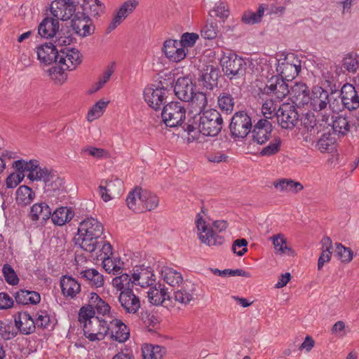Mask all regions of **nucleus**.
<instances>
[{"label":"nucleus","instance_id":"f257e3e1","mask_svg":"<svg viewBox=\"0 0 359 359\" xmlns=\"http://www.w3.org/2000/svg\"><path fill=\"white\" fill-rule=\"evenodd\" d=\"M103 233L104 226L97 219L87 217L79 224L75 244L86 252H93L100 248L98 239Z\"/></svg>","mask_w":359,"mask_h":359},{"label":"nucleus","instance_id":"f03ea898","mask_svg":"<svg viewBox=\"0 0 359 359\" xmlns=\"http://www.w3.org/2000/svg\"><path fill=\"white\" fill-rule=\"evenodd\" d=\"M186 126L185 130L189 135L198 132L205 136L215 137L222 129L223 118L217 109H210L193 121L189 120Z\"/></svg>","mask_w":359,"mask_h":359},{"label":"nucleus","instance_id":"7ed1b4c3","mask_svg":"<svg viewBox=\"0 0 359 359\" xmlns=\"http://www.w3.org/2000/svg\"><path fill=\"white\" fill-rule=\"evenodd\" d=\"M195 224L198 239L208 246H219L224 243V237L221 233L226 230L228 223L225 220H217L210 226L201 212L196 215Z\"/></svg>","mask_w":359,"mask_h":359},{"label":"nucleus","instance_id":"20e7f679","mask_svg":"<svg viewBox=\"0 0 359 359\" xmlns=\"http://www.w3.org/2000/svg\"><path fill=\"white\" fill-rule=\"evenodd\" d=\"M301 64V60L294 53L287 54L283 59H275L276 76L284 81H292L300 72Z\"/></svg>","mask_w":359,"mask_h":359},{"label":"nucleus","instance_id":"39448f33","mask_svg":"<svg viewBox=\"0 0 359 359\" xmlns=\"http://www.w3.org/2000/svg\"><path fill=\"white\" fill-rule=\"evenodd\" d=\"M161 116L166 126H181L186 118L185 106L180 102H171L163 107Z\"/></svg>","mask_w":359,"mask_h":359},{"label":"nucleus","instance_id":"423d86ee","mask_svg":"<svg viewBox=\"0 0 359 359\" xmlns=\"http://www.w3.org/2000/svg\"><path fill=\"white\" fill-rule=\"evenodd\" d=\"M252 127V118L245 111L236 112L229 125L231 136L238 139L245 138L251 131Z\"/></svg>","mask_w":359,"mask_h":359},{"label":"nucleus","instance_id":"0eeeda50","mask_svg":"<svg viewBox=\"0 0 359 359\" xmlns=\"http://www.w3.org/2000/svg\"><path fill=\"white\" fill-rule=\"evenodd\" d=\"M108 321L107 316L104 319L100 317L92 318L83 325L84 336L90 341L103 340L107 335Z\"/></svg>","mask_w":359,"mask_h":359},{"label":"nucleus","instance_id":"6e6552de","mask_svg":"<svg viewBox=\"0 0 359 359\" xmlns=\"http://www.w3.org/2000/svg\"><path fill=\"white\" fill-rule=\"evenodd\" d=\"M220 62L223 72L230 79L242 76L245 72V61L236 54L223 55Z\"/></svg>","mask_w":359,"mask_h":359},{"label":"nucleus","instance_id":"1a4fd4ad","mask_svg":"<svg viewBox=\"0 0 359 359\" xmlns=\"http://www.w3.org/2000/svg\"><path fill=\"white\" fill-rule=\"evenodd\" d=\"M278 124L282 128L292 129L299 121V114L295 106L288 102L283 103L276 114Z\"/></svg>","mask_w":359,"mask_h":359},{"label":"nucleus","instance_id":"9d476101","mask_svg":"<svg viewBox=\"0 0 359 359\" xmlns=\"http://www.w3.org/2000/svg\"><path fill=\"white\" fill-rule=\"evenodd\" d=\"M108 332L110 339L118 343L126 342L130 337V329L121 320L113 315L108 316Z\"/></svg>","mask_w":359,"mask_h":359},{"label":"nucleus","instance_id":"9b49d317","mask_svg":"<svg viewBox=\"0 0 359 359\" xmlns=\"http://www.w3.org/2000/svg\"><path fill=\"white\" fill-rule=\"evenodd\" d=\"M82 61V55L76 48L65 47L58 52L57 63L68 71L74 70Z\"/></svg>","mask_w":359,"mask_h":359},{"label":"nucleus","instance_id":"f8f14e48","mask_svg":"<svg viewBox=\"0 0 359 359\" xmlns=\"http://www.w3.org/2000/svg\"><path fill=\"white\" fill-rule=\"evenodd\" d=\"M50 10L57 20L62 21L72 18L77 12L75 1H51Z\"/></svg>","mask_w":359,"mask_h":359},{"label":"nucleus","instance_id":"ddd939ff","mask_svg":"<svg viewBox=\"0 0 359 359\" xmlns=\"http://www.w3.org/2000/svg\"><path fill=\"white\" fill-rule=\"evenodd\" d=\"M274 71L272 70L273 74ZM264 93L267 95H271L274 99L278 101H281L290 93L288 86L285 81L279 78L278 76L272 75L271 79L265 86Z\"/></svg>","mask_w":359,"mask_h":359},{"label":"nucleus","instance_id":"4468645a","mask_svg":"<svg viewBox=\"0 0 359 359\" xmlns=\"http://www.w3.org/2000/svg\"><path fill=\"white\" fill-rule=\"evenodd\" d=\"M171 302L174 300L182 306H187L196 298V285L191 281H184L181 287L175 290L171 296Z\"/></svg>","mask_w":359,"mask_h":359},{"label":"nucleus","instance_id":"2eb2a0df","mask_svg":"<svg viewBox=\"0 0 359 359\" xmlns=\"http://www.w3.org/2000/svg\"><path fill=\"white\" fill-rule=\"evenodd\" d=\"M168 90L165 88H154L147 86L144 90V101L155 110H158L165 104L167 98Z\"/></svg>","mask_w":359,"mask_h":359},{"label":"nucleus","instance_id":"dca6fc26","mask_svg":"<svg viewBox=\"0 0 359 359\" xmlns=\"http://www.w3.org/2000/svg\"><path fill=\"white\" fill-rule=\"evenodd\" d=\"M118 302L127 313L135 314L141 307L140 299L134 293L132 288H128L127 290L120 292Z\"/></svg>","mask_w":359,"mask_h":359},{"label":"nucleus","instance_id":"f3484780","mask_svg":"<svg viewBox=\"0 0 359 359\" xmlns=\"http://www.w3.org/2000/svg\"><path fill=\"white\" fill-rule=\"evenodd\" d=\"M138 3L139 1H124L115 12L107 27V32H111L120 25L134 11L138 6Z\"/></svg>","mask_w":359,"mask_h":359},{"label":"nucleus","instance_id":"a211bd4d","mask_svg":"<svg viewBox=\"0 0 359 359\" xmlns=\"http://www.w3.org/2000/svg\"><path fill=\"white\" fill-rule=\"evenodd\" d=\"M92 21L89 16L78 11L72 18V27L80 36H87L92 34Z\"/></svg>","mask_w":359,"mask_h":359},{"label":"nucleus","instance_id":"6ab92c4d","mask_svg":"<svg viewBox=\"0 0 359 359\" xmlns=\"http://www.w3.org/2000/svg\"><path fill=\"white\" fill-rule=\"evenodd\" d=\"M340 97L343 106L348 110L352 111L359 107V95L352 84L346 83L342 86Z\"/></svg>","mask_w":359,"mask_h":359},{"label":"nucleus","instance_id":"aec40b11","mask_svg":"<svg viewBox=\"0 0 359 359\" xmlns=\"http://www.w3.org/2000/svg\"><path fill=\"white\" fill-rule=\"evenodd\" d=\"M62 295L66 299H74L81 291V283L71 276H62L60 280Z\"/></svg>","mask_w":359,"mask_h":359},{"label":"nucleus","instance_id":"412c9836","mask_svg":"<svg viewBox=\"0 0 359 359\" xmlns=\"http://www.w3.org/2000/svg\"><path fill=\"white\" fill-rule=\"evenodd\" d=\"M51 215V209L49 205L43 202L34 203L28 213V217L31 221L37 222L39 225L46 224Z\"/></svg>","mask_w":359,"mask_h":359},{"label":"nucleus","instance_id":"4be33fe9","mask_svg":"<svg viewBox=\"0 0 359 359\" xmlns=\"http://www.w3.org/2000/svg\"><path fill=\"white\" fill-rule=\"evenodd\" d=\"M163 51L170 60L175 62L182 60L187 55L185 49L177 40H166L163 44Z\"/></svg>","mask_w":359,"mask_h":359},{"label":"nucleus","instance_id":"5701e85b","mask_svg":"<svg viewBox=\"0 0 359 359\" xmlns=\"http://www.w3.org/2000/svg\"><path fill=\"white\" fill-rule=\"evenodd\" d=\"M134 285L141 287H148L153 285L156 282L155 275L149 268L140 266L133 269L132 273Z\"/></svg>","mask_w":359,"mask_h":359},{"label":"nucleus","instance_id":"b1692460","mask_svg":"<svg viewBox=\"0 0 359 359\" xmlns=\"http://www.w3.org/2000/svg\"><path fill=\"white\" fill-rule=\"evenodd\" d=\"M189 102V115L191 116L193 120L201 116L208 106V98L205 93L196 92L193 95Z\"/></svg>","mask_w":359,"mask_h":359},{"label":"nucleus","instance_id":"393cba45","mask_svg":"<svg viewBox=\"0 0 359 359\" xmlns=\"http://www.w3.org/2000/svg\"><path fill=\"white\" fill-rule=\"evenodd\" d=\"M196 87L188 77H180L174 86L176 96L184 102L189 101L195 93Z\"/></svg>","mask_w":359,"mask_h":359},{"label":"nucleus","instance_id":"a878e982","mask_svg":"<svg viewBox=\"0 0 359 359\" xmlns=\"http://www.w3.org/2000/svg\"><path fill=\"white\" fill-rule=\"evenodd\" d=\"M272 125L269 120L261 119L254 126L252 131V140L259 144L266 142L271 134Z\"/></svg>","mask_w":359,"mask_h":359},{"label":"nucleus","instance_id":"bb28decb","mask_svg":"<svg viewBox=\"0 0 359 359\" xmlns=\"http://www.w3.org/2000/svg\"><path fill=\"white\" fill-rule=\"evenodd\" d=\"M219 69L213 65H207L202 71L199 81L203 88L212 90L217 86Z\"/></svg>","mask_w":359,"mask_h":359},{"label":"nucleus","instance_id":"cd10ccee","mask_svg":"<svg viewBox=\"0 0 359 359\" xmlns=\"http://www.w3.org/2000/svg\"><path fill=\"white\" fill-rule=\"evenodd\" d=\"M302 126L308 132L304 137L306 142H314V137L320 132V128L318 125L317 118L315 114L306 113L301 119Z\"/></svg>","mask_w":359,"mask_h":359},{"label":"nucleus","instance_id":"c85d7f7f","mask_svg":"<svg viewBox=\"0 0 359 359\" xmlns=\"http://www.w3.org/2000/svg\"><path fill=\"white\" fill-rule=\"evenodd\" d=\"M15 325L18 332L24 335H28L34 332L35 321L32 316L26 311L19 312L15 316Z\"/></svg>","mask_w":359,"mask_h":359},{"label":"nucleus","instance_id":"c756f323","mask_svg":"<svg viewBox=\"0 0 359 359\" xmlns=\"http://www.w3.org/2000/svg\"><path fill=\"white\" fill-rule=\"evenodd\" d=\"M149 289L147 292V297L149 302L155 306H160L165 303L166 301L171 302L170 294L167 292V289L164 287V285L158 284L153 285L149 287Z\"/></svg>","mask_w":359,"mask_h":359},{"label":"nucleus","instance_id":"7c9ffc66","mask_svg":"<svg viewBox=\"0 0 359 359\" xmlns=\"http://www.w3.org/2000/svg\"><path fill=\"white\" fill-rule=\"evenodd\" d=\"M309 103L314 111L325 109L329 102V95L327 90L319 86L313 88L309 96Z\"/></svg>","mask_w":359,"mask_h":359},{"label":"nucleus","instance_id":"2f4dec72","mask_svg":"<svg viewBox=\"0 0 359 359\" xmlns=\"http://www.w3.org/2000/svg\"><path fill=\"white\" fill-rule=\"evenodd\" d=\"M310 92L309 87L304 83H297L292 88V102L300 107L309 103Z\"/></svg>","mask_w":359,"mask_h":359},{"label":"nucleus","instance_id":"473e14b6","mask_svg":"<svg viewBox=\"0 0 359 359\" xmlns=\"http://www.w3.org/2000/svg\"><path fill=\"white\" fill-rule=\"evenodd\" d=\"M58 52L53 43H46L36 48L37 59L45 65L57 63Z\"/></svg>","mask_w":359,"mask_h":359},{"label":"nucleus","instance_id":"72a5a7b5","mask_svg":"<svg viewBox=\"0 0 359 359\" xmlns=\"http://www.w3.org/2000/svg\"><path fill=\"white\" fill-rule=\"evenodd\" d=\"M79 275L81 278L93 287H102L104 284L103 275L95 269L81 270Z\"/></svg>","mask_w":359,"mask_h":359},{"label":"nucleus","instance_id":"f704fd0d","mask_svg":"<svg viewBox=\"0 0 359 359\" xmlns=\"http://www.w3.org/2000/svg\"><path fill=\"white\" fill-rule=\"evenodd\" d=\"M60 25L55 18H45L38 26V33L43 38H52L59 30Z\"/></svg>","mask_w":359,"mask_h":359},{"label":"nucleus","instance_id":"c9c22d12","mask_svg":"<svg viewBox=\"0 0 359 359\" xmlns=\"http://www.w3.org/2000/svg\"><path fill=\"white\" fill-rule=\"evenodd\" d=\"M273 185L279 192H290L294 194L304 189V186L300 182L287 178L277 180L273 182Z\"/></svg>","mask_w":359,"mask_h":359},{"label":"nucleus","instance_id":"e433bc0d","mask_svg":"<svg viewBox=\"0 0 359 359\" xmlns=\"http://www.w3.org/2000/svg\"><path fill=\"white\" fill-rule=\"evenodd\" d=\"M337 140L334 133H323L316 143V148L320 153H332L336 150Z\"/></svg>","mask_w":359,"mask_h":359},{"label":"nucleus","instance_id":"4c0bfd02","mask_svg":"<svg viewBox=\"0 0 359 359\" xmlns=\"http://www.w3.org/2000/svg\"><path fill=\"white\" fill-rule=\"evenodd\" d=\"M161 276L168 285L173 287H179L184 282L181 272L167 266L162 267Z\"/></svg>","mask_w":359,"mask_h":359},{"label":"nucleus","instance_id":"58836bf2","mask_svg":"<svg viewBox=\"0 0 359 359\" xmlns=\"http://www.w3.org/2000/svg\"><path fill=\"white\" fill-rule=\"evenodd\" d=\"M142 191L143 189L137 187L128 193L126 200L128 208L136 213L143 212Z\"/></svg>","mask_w":359,"mask_h":359},{"label":"nucleus","instance_id":"ea45409f","mask_svg":"<svg viewBox=\"0 0 359 359\" xmlns=\"http://www.w3.org/2000/svg\"><path fill=\"white\" fill-rule=\"evenodd\" d=\"M74 216V212L72 208L60 207L53 212H51V220L55 225L63 226L70 222Z\"/></svg>","mask_w":359,"mask_h":359},{"label":"nucleus","instance_id":"a19ab883","mask_svg":"<svg viewBox=\"0 0 359 359\" xmlns=\"http://www.w3.org/2000/svg\"><path fill=\"white\" fill-rule=\"evenodd\" d=\"M88 304L98 314L107 316L112 315L110 313L111 307L109 304L95 292H91L88 295Z\"/></svg>","mask_w":359,"mask_h":359},{"label":"nucleus","instance_id":"79ce46f5","mask_svg":"<svg viewBox=\"0 0 359 359\" xmlns=\"http://www.w3.org/2000/svg\"><path fill=\"white\" fill-rule=\"evenodd\" d=\"M15 302L18 304L36 305L41 301V296L39 292L32 290H20L15 294Z\"/></svg>","mask_w":359,"mask_h":359},{"label":"nucleus","instance_id":"37998d69","mask_svg":"<svg viewBox=\"0 0 359 359\" xmlns=\"http://www.w3.org/2000/svg\"><path fill=\"white\" fill-rule=\"evenodd\" d=\"M29 172L27 177L30 180L43 181L46 185L53 178L51 172L47 168L39 167L37 164V161L35 160H33V166Z\"/></svg>","mask_w":359,"mask_h":359},{"label":"nucleus","instance_id":"c03bdc74","mask_svg":"<svg viewBox=\"0 0 359 359\" xmlns=\"http://www.w3.org/2000/svg\"><path fill=\"white\" fill-rule=\"evenodd\" d=\"M332 128L334 133L339 136H345L351 130L353 124L348 117L338 115L332 121Z\"/></svg>","mask_w":359,"mask_h":359},{"label":"nucleus","instance_id":"a18cd8bd","mask_svg":"<svg viewBox=\"0 0 359 359\" xmlns=\"http://www.w3.org/2000/svg\"><path fill=\"white\" fill-rule=\"evenodd\" d=\"M165 352V348L159 345L145 344L142 347L143 359H162Z\"/></svg>","mask_w":359,"mask_h":359},{"label":"nucleus","instance_id":"49530a36","mask_svg":"<svg viewBox=\"0 0 359 359\" xmlns=\"http://www.w3.org/2000/svg\"><path fill=\"white\" fill-rule=\"evenodd\" d=\"M35 198V193L26 185L20 186L16 191V202L18 205L25 206L29 205Z\"/></svg>","mask_w":359,"mask_h":359},{"label":"nucleus","instance_id":"de8ad7c7","mask_svg":"<svg viewBox=\"0 0 359 359\" xmlns=\"http://www.w3.org/2000/svg\"><path fill=\"white\" fill-rule=\"evenodd\" d=\"M102 266L107 273L118 275L122 273L124 263L119 257H105Z\"/></svg>","mask_w":359,"mask_h":359},{"label":"nucleus","instance_id":"09e8293b","mask_svg":"<svg viewBox=\"0 0 359 359\" xmlns=\"http://www.w3.org/2000/svg\"><path fill=\"white\" fill-rule=\"evenodd\" d=\"M81 9L86 15L97 17L104 13L105 6L102 1H83Z\"/></svg>","mask_w":359,"mask_h":359},{"label":"nucleus","instance_id":"8fccbe9b","mask_svg":"<svg viewBox=\"0 0 359 359\" xmlns=\"http://www.w3.org/2000/svg\"><path fill=\"white\" fill-rule=\"evenodd\" d=\"M322 252L318 261V269L320 270L325 262H328L331 258L332 249V241L329 237H324L322 239Z\"/></svg>","mask_w":359,"mask_h":359},{"label":"nucleus","instance_id":"3c124183","mask_svg":"<svg viewBox=\"0 0 359 359\" xmlns=\"http://www.w3.org/2000/svg\"><path fill=\"white\" fill-rule=\"evenodd\" d=\"M235 104L234 98L229 92L221 93L217 97L218 107L224 112L231 113Z\"/></svg>","mask_w":359,"mask_h":359},{"label":"nucleus","instance_id":"603ef678","mask_svg":"<svg viewBox=\"0 0 359 359\" xmlns=\"http://www.w3.org/2000/svg\"><path fill=\"white\" fill-rule=\"evenodd\" d=\"M112 285L117 290L121 292L122 291L127 290L128 288L133 289L134 281L132 276L130 277L127 273H123L113 278Z\"/></svg>","mask_w":359,"mask_h":359},{"label":"nucleus","instance_id":"864d4df0","mask_svg":"<svg viewBox=\"0 0 359 359\" xmlns=\"http://www.w3.org/2000/svg\"><path fill=\"white\" fill-rule=\"evenodd\" d=\"M142 201L143 212L156 209L159 203L158 197L147 189H144V191H142Z\"/></svg>","mask_w":359,"mask_h":359},{"label":"nucleus","instance_id":"5fc2aeb1","mask_svg":"<svg viewBox=\"0 0 359 359\" xmlns=\"http://www.w3.org/2000/svg\"><path fill=\"white\" fill-rule=\"evenodd\" d=\"M109 100L103 99L97 101L88 111L87 114V119L88 121H93L94 120L100 118L106 110L109 104Z\"/></svg>","mask_w":359,"mask_h":359},{"label":"nucleus","instance_id":"6e6d98bb","mask_svg":"<svg viewBox=\"0 0 359 359\" xmlns=\"http://www.w3.org/2000/svg\"><path fill=\"white\" fill-rule=\"evenodd\" d=\"M264 13L263 4L260 5L257 12L251 11H245L242 16L241 20L246 25H255L261 22Z\"/></svg>","mask_w":359,"mask_h":359},{"label":"nucleus","instance_id":"4d7b16f0","mask_svg":"<svg viewBox=\"0 0 359 359\" xmlns=\"http://www.w3.org/2000/svg\"><path fill=\"white\" fill-rule=\"evenodd\" d=\"M343 72L342 68L335 64L327 65L322 70V76L326 82L332 83L340 74Z\"/></svg>","mask_w":359,"mask_h":359},{"label":"nucleus","instance_id":"13d9d810","mask_svg":"<svg viewBox=\"0 0 359 359\" xmlns=\"http://www.w3.org/2000/svg\"><path fill=\"white\" fill-rule=\"evenodd\" d=\"M17 334V328L12 322L0 321V336L4 340H10Z\"/></svg>","mask_w":359,"mask_h":359},{"label":"nucleus","instance_id":"bf43d9fd","mask_svg":"<svg viewBox=\"0 0 359 359\" xmlns=\"http://www.w3.org/2000/svg\"><path fill=\"white\" fill-rule=\"evenodd\" d=\"M342 67L350 73H355L359 67V56L348 54L342 60Z\"/></svg>","mask_w":359,"mask_h":359},{"label":"nucleus","instance_id":"052dcab7","mask_svg":"<svg viewBox=\"0 0 359 359\" xmlns=\"http://www.w3.org/2000/svg\"><path fill=\"white\" fill-rule=\"evenodd\" d=\"M67 69L63 68V65H60L57 63L55 66H53L49 69V75L56 83H64L67 77L65 71Z\"/></svg>","mask_w":359,"mask_h":359},{"label":"nucleus","instance_id":"680f3d73","mask_svg":"<svg viewBox=\"0 0 359 359\" xmlns=\"http://www.w3.org/2000/svg\"><path fill=\"white\" fill-rule=\"evenodd\" d=\"M316 111V118L318 120V125L320 128V130L326 126H331L330 119H334V116L331 109L325 108V109L318 110Z\"/></svg>","mask_w":359,"mask_h":359},{"label":"nucleus","instance_id":"e2e57ef3","mask_svg":"<svg viewBox=\"0 0 359 359\" xmlns=\"http://www.w3.org/2000/svg\"><path fill=\"white\" fill-rule=\"evenodd\" d=\"M2 273L6 282L11 285H16L19 283V278L13 269L8 264H5L2 267Z\"/></svg>","mask_w":359,"mask_h":359},{"label":"nucleus","instance_id":"0e129e2a","mask_svg":"<svg viewBox=\"0 0 359 359\" xmlns=\"http://www.w3.org/2000/svg\"><path fill=\"white\" fill-rule=\"evenodd\" d=\"M219 33V29L217 23H206L201 30V35L205 39H214Z\"/></svg>","mask_w":359,"mask_h":359},{"label":"nucleus","instance_id":"69168bd1","mask_svg":"<svg viewBox=\"0 0 359 359\" xmlns=\"http://www.w3.org/2000/svg\"><path fill=\"white\" fill-rule=\"evenodd\" d=\"M104 183L107 186V190L110 194L114 195V197L118 196L121 194L123 188V182L116 178L112 180L105 181Z\"/></svg>","mask_w":359,"mask_h":359},{"label":"nucleus","instance_id":"338daca9","mask_svg":"<svg viewBox=\"0 0 359 359\" xmlns=\"http://www.w3.org/2000/svg\"><path fill=\"white\" fill-rule=\"evenodd\" d=\"M95 314V311L93 309V307H90L89 304H88L79 309V320L81 323L85 325L86 323L89 322L92 318L97 317Z\"/></svg>","mask_w":359,"mask_h":359},{"label":"nucleus","instance_id":"774afa93","mask_svg":"<svg viewBox=\"0 0 359 359\" xmlns=\"http://www.w3.org/2000/svg\"><path fill=\"white\" fill-rule=\"evenodd\" d=\"M281 144V140L279 137H276L270 143L265 147H264L261 151L260 154L262 156H270L278 153L280 150V147Z\"/></svg>","mask_w":359,"mask_h":359}]
</instances>
